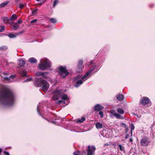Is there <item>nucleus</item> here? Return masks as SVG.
Returning a JSON list of instances; mask_svg holds the SVG:
<instances>
[{"label":"nucleus","instance_id":"1","mask_svg":"<svg viewBox=\"0 0 155 155\" xmlns=\"http://www.w3.org/2000/svg\"><path fill=\"white\" fill-rule=\"evenodd\" d=\"M16 98L14 93L9 88L5 87L0 91V105L5 107L13 105Z\"/></svg>","mask_w":155,"mask_h":155},{"label":"nucleus","instance_id":"2","mask_svg":"<svg viewBox=\"0 0 155 155\" xmlns=\"http://www.w3.org/2000/svg\"><path fill=\"white\" fill-rule=\"evenodd\" d=\"M34 85L36 87H41L42 91H46L49 87L48 82L42 78H37L34 81Z\"/></svg>","mask_w":155,"mask_h":155},{"label":"nucleus","instance_id":"3","mask_svg":"<svg viewBox=\"0 0 155 155\" xmlns=\"http://www.w3.org/2000/svg\"><path fill=\"white\" fill-rule=\"evenodd\" d=\"M88 78L85 74L83 76L81 75L76 76L73 79V81L75 82L74 86L77 88L78 87Z\"/></svg>","mask_w":155,"mask_h":155},{"label":"nucleus","instance_id":"4","mask_svg":"<svg viewBox=\"0 0 155 155\" xmlns=\"http://www.w3.org/2000/svg\"><path fill=\"white\" fill-rule=\"evenodd\" d=\"M53 98L55 100H58L60 98L65 100H67L68 99L66 94H62L61 90H55L53 92Z\"/></svg>","mask_w":155,"mask_h":155},{"label":"nucleus","instance_id":"5","mask_svg":"<svg viewBox=\"0 0 155 155\" xmlns=\"http://www.w3.org/2000/svg\"><path fill=\"white\" fill-rule=\"evenodd\" d=\"M51 61L48 58H45L40 60V63L38 64L40 69L44 70L51 67Z\"/></svg>","mask_w":155,"mask_h":155},{"label":"nucleus","instance_id":"6","mask_svg":"<svg viewBox=\"0 0 155 155\" xmlns=\"http://www.w3.org/2000/svg\"><path fill=\"white\" fill-rule=\"evenodd\" d=\"M9 74L8 72H3L2 73L1 76L3 78L4 80L9 82H13V79L15 77V75H12L9 76Z\"/></svg>","mask_w":155,"mask_h":155},{"label":"nucleus","instance_id":"7","mask_svg":"<svg viewBox=\"0 0 155 155\" xmlns=\"http://www.w3.org/2000/svg\"><path fill=\"white\" fill-rule=\"evenodd\" d=\"M58 73L59 75L63 78H65L69 74L65 66H61L59 68Z\"/></svg>","mask_w":155,"mask_h":155},{"label":"nucleus","instance_id":"8","mask_svg":"<svg viewBox=\"0 0 155 155\" xmlns=\"http://www.w3.org/2000/svg\"><path fill=\"white\" fill-rule=\"evenodd\" d=\"M150 101V99L147 97H143L140 99L139 103L143 106L148 104Z\"/></svg>","mask_w":155,"mask_h":155},{"label":"nucleus","instance_id":"9","mask_svg":"<svg viewBox=\"0 0 155 155\" xmlns=\"http://www.w3.org/2000/svg\"><path fill=\"white\" fill-rule=\"evenodd\" d=\"M95 149L94 146L91 147L90 146H88L87 147L86 155H94Z\"/></svg>","mask_w":155,"mask_h":155},{"label":"nucleus","instance_id":"10","mask_svg":"<svg viewBox=\"0 0 155 155\" xmlns=\"http://www.w3.org/2000/svg\"><path fill=\"white\" fill-rule=\"evenodd\" d=\"M149 139L146 137H143L140 141V143L142 146H148L150 142L149 141Z\"/></svg>","mask_w":155,"mask_h":155},{"label":"nucleus","instance_id":"11","mask_svg":"<svg viewBox=\"0 0 155 155\" xmlns=\"http://www.w3.org/2000/svg\"><path fill=\"white\" fill-rule=\"evenodd\" d=\"M96 66V64H94L93 65H92V67L90 68L89 70L85 74L88 78L91 76V73L95 69Z\"/></svg>","mask_w":155,"mask_h":155},{"label":"nucleus","instance_id":"12","mask_svg":"<svg viewBox=\"0 0 155 155\" xmlns=\"http://www.w3.org/2000/svg\"><path fill=\"white\" fill-rule=\"evenodd\" d=\"M83 62L82 60H80L78 62V67L77 68V71L79 72H81L82 71V70L84 67L83 65Z\"/></svg>","mask_w":155,"mask_h":155},{"label":"nucleus","instance_id":"13","mask_svg":"<svg viewBox=\"0 0 155 155\" xmlns=\"http://www.w3.org/2000/svg\"><path fill=\"white\" fill-rule=\"evenodd\" d=\"M93 109L95 111H99L102 110L104 109V107L101 106L100 104H97L94 107Z\"/></svg>","mask_w":155,"mask_h":155},{"label":"nucleus","instance_id":"14","mask_svg":"<svg viewBox=\"0 0 155 155\" xmlns=\"http://www.w3.org/2000/svg\"><path fill=\"white\" fill-rule=\"evenodd\" d=\"M110 112L117 119H123L124 118V117L120 115L117 114L116 112H114L113 110H110Z\"/></svg>","mask_w":155,"mask_h":155},{"label":"nucleus","instance_id":"15","mask_svg":"<svg viewBox=\"0 0 155 155\" xmlns=\"http://www.w3.org/2000/svg\"><path fill=\"white\" fill-rule=\"evenodd\" d=\"M12 24V25H11V28L12 29L14 30H16L18 28L19 25L16 23L13 22Z\"/></svg>","mask_w":155,"mask_h":155},{"label":"nucleus","instance_id":"16","mask_svg":"<svg viewBox=\"0 0 155 155\" xmlns=\"http://www.w3.org/2000/svg\"><path fill=\"white\" fill-rule=\"evenodd\" d=\"M117 99L119 101H121L124 100V97L123 94H120L116 95Z\"/></svg>","mask_w":155,"mask_h":155},{"label":"nucleus","instance_id":"17","mask_svg":"<svg viewBox=\"0 0 155 155\" xmlns=\"http://www.w3.org/2000/svg\"><path fill=\"white\" fill-rule=\"evenodd\" d=\"M18 61V64L20 67H22L25 64V61L22 59L19 60Z\"/></svg>","mask_w":155,"mask_h":155},{"label":"nucleus","instance_id":"18","mask_svg":"<svg viewBox=\"0 0 155 155\" xmlns=\"http://www.w3.org/2000/svg\"><path fill=\"white\" fill-rule=\"evenodd\" d=\"M100 134L103 137L106 138L107 133L106 130H105V129H103V130L101 131Z\"/></svg>","mask_w":155,"mask_h":155},{"label":"nucleus","instance_id":"19","mask_svg":"<svg viewBox=\"0 0 155 155\" xmlns=\"http://www.w3.org/2000/svg\"><path fill=\"white\" fill-rule=\"evenodd\" d=\"M37 111L38 114L40 115H41V113L42 112V110L41 109V105L40 104H38L37 106Z\"/></svg>","mask_w":155,"mask_h":155},{"label":"nucleus","instance_id":"20","mask_svg":"<svg viewBox=\"0 0 155 155\" xmlns=\"http://www.w3.org/2000/svg\"><path fill=\"white\" fill-rule=\"evenodd\" d=\"M49 74V72H44L42 77L43 78L45 79H48L50 77L48 75Z\"/></svg>","mask_w":155,"mask_h":155},{"label":"nucleus","instance_id":"21","mask_svg":"<svg viewBox=\"0 0 155 155\" xmlns=\"http://www.w3.org/2000/svg\"><path fill=\"white\" fill-rule=\"evenodd\" d=\"M28 61L31 63H36L37 62V60L34 58H31L29 59Z\"/></svg>","mask_w":155,"mask_h":155},{"label":"nucleus","instance_id":"22","mask_svg":"<svg viewBox=\"0 0 155 155\" xmlns=\"http://www.w3.org/2000/svg\"><path fill=\"white\" fill-rule=\"evenodd\" d=\"M85 119L84 117H82L81 119H78L77 120L76 122L78 123H80L83 122Z\"/></svg>","mask_w":155,"mask_h":155},{"label":"nucleus","instance_id":"23","mask_svg":"<svg viewBox=\"0 0 155 155\" xmlns=\"http://www.w3.org/2000/svg\"><path fill=\"white\" fill-rule=\"evenodd\" d=\"M95 126L97 129H100L103 127L102 124L100 122L97 123L95 124Z\"/></svg>","mask_w":155,"mask_h":155},{"label":"nucleus","instance_id":"24","mask_svg":"<svg viewBox=\"0 0 155 155\" xmlns=\"http://www.w3.org/2000/svg\"><path fill=\"white\" fill-rule=\"evenodd\" d=\"M17 18V16L15 14H13L12 16L10 18V21H15Z\"/></svg>","mask_w":155,"mask_h":155},{"label":"nucleus","instance_id":"25","mask_svg":"<svg viewBox=\"0 0 155 155\" xmlns=\"http://www.w3.org/2000/svg\"><path fill=\"white\" fill-rule=\"evenodd\" d=\"M8 3V1H6L0 4V8L5 7V6L7 5Z\"/></svg>","mask_w":155,"mask_h":155},{"label":"nucleus","instance_id":"26","mask_svg":"<svg viewBox=\"0 0 155 155\" xmlns=\"http://www.w3.org/2000/svg\"><path fill=\"white\" fill-rule=\"evenodd\" d=\"M20 74L23 77L27 76V72L24 70L22 71L21 72H20Z\"/></svg>","mask_w":155,"mask_h":155},{"label":"nucleus","instance_id":"27","mask_svg":"<svg viewBox=\"0 0 155 155\" xmlns=\"http://www.w3.org/2000/svg\"><path fill=\"white\" fill-rule=\"evenodd\" d=\"M117 112L121 114H123L124 113V110L121 108H118L117 109Z\"/></svg>","mask_w":155,"mask_h":155},{"label":"nucleus","instance_id":"28","mask_svg":"<svg viewBox=\"0 0 155 155\" xmlns=\"http://www.w3.org/2000/svg\"><path fill=\"white\" fill-rule=\"evenodd\" d=\"M8 47L6 46H2L0 48V50L5 51L7 50Z\"/></svg>","mask_w":155,"mask_h":155},{"label":"nucleus","instance_id":"29","mask_svg":"<svg viewBox=\"0 0 155 155\" xmlns=\"http://www.w3.org/2000/svg\"><path fill=\"white\" fill-rule=\"evenodd\" d=\"M8 36L11 38H15L16 37V35L15 34L11 33L8 35Z\"/></svg>","mask_w":155,"mask_h":155},{"label":"nucleus","instance_id":"30","mask_svg":"<svg viewBox=\"0 0 155 155\" xmlns=\"http://www.w3.org/2000/svg\"><path fill=\"white\" fill-rule=\"evenodd\" d=\"M118 147H119L120 150L121 151H124V147L121 144H119Z\"/></svg>","mask_w":155,"mask_h":155},{"label":"nucleus","instance_id":"31","mask_svg":"<svg viewBox=\"0 0 155 155\" xmlns=\"http://www.w3.org/2000/svg\"><path fill=\"white\" fill-rule=\"evenodd\" d=\"M3 22L5 23V22L7 20H10V19L8 17H6L2 18Z\"/></svg>","mask_w":155,"mask_h":155},{"label":"nucleus","instance_id":"32","mask_svg":"<svg viewBox=\"0 0 155 155\" xmlns=\"http://www.w3.org/2000/svg\"><path fill=\"white\" fill-rule=\"evenodd\" d=\"M135 128L133 124H131V136L132 135V130H134Z\"/></svg>","mask_w":155,"mask_h":155},{"label":"nucleus","instance_id":"33","mask_svg":"<svg viewBox=\"0 0 155 155\" xmlns=\"http://www.w3.org/2000/svg\"><path fill=\"white\" fill-rule=\"evenodd\" d=\"M44 72H38L36 73V74L38 76H42Z\"/></svg>","mask_w":155,"mask_h":155},{"label":"nucleus","instance_id":"34","mask_svg":"<svg viewBox=\"0 0 155 155\" xmlns=\"http://www.w3.org/2000/svg\"><path fill=\"white\" fill-rule=\"evenodd\" d=\"M38 10V9L36 8L35 9H33L32 11V13L33 15H35L36 14L37 11Z\"/></svg>","mask_w":155,"mask_h":155},{"label":"nucleus","instance_id":"35","mask_svg":"<svg viewBox=\"0 0 155 155\" xmlns=\"http://www.w3.org/2000/svg\"><path fill=\"white\" fill-rule=\"evenodd\" d=\"M50 21H51V22L54 23L56 22V20L54 18H51L50 20Z\"/></svg>","mask_w":155,"mask_h":155},{"label":"nucleus","instance_id":"36","mask_svg":"<svg viewBox=\"0 0 155 155\" xmlns=\"http://www.w3.org/2000/svg\"><path fill=\"white\" fill-rule=\"evenodd\" d=\"M120 126L123 127L124 128L126 127V124L124 123L121 122L120 124Z\"/></svg>","mask_w":155,"mask_h":155},{"label":"nucleus","instance_id":"37","mask_svg":"<svg viewBox=\"0 0 155 155\" xmlns=\"http://www.w3.org/2000/svg\"><path fill=\"white\" fill-rule=\"evenodd\" d=\"M58 0H55L54 1L53 5V7H54L58 3Z\"/></svg>","mask_w":155,"mask_h":155},{"label":"nucleus","instance_id":"38","mask_svg":"<svg viewBox=\"0 0 155 155\" xmlns=\"http://www.w3.org/2000/svg\"><path fill=\"white\" fill-rule=\"evenodd\" d=\"M81 153L79 151L75 152L73 153V155H80Z\"/></svg>","mask_w":155,"mask_h":155},{"label":"nucleus","instance_id":"39","mask_svg":"<svg viewBox=\"0 0 155 155\" xmlns=\"http://www.w3.org/2000/svg\"><path fill=\"white\" fill-rule=\"evenodd\" d=\"M5 28V26H1V29H0V32H1L3 31L4 30V29Z\"/></svg>","mask_w":155,"mask_h":155},{"label":"nucleus","instance_id":"40","mask_svg":"<svg viewBox=\"0 0 155 155\" xmlns=\"http://www.w3.org/2000/svg\"><path fill=\"white\" fill-rule=\"evenodd\" d=\"M99 114L100 116V117L102 118L104 116L103 113L102 111H100L99 113Z\"/></svg>","mask_w":155,"mask_h":155},{"label":"nucleus","instance_id":"41","mask_svg":"<svg viewBox=\"0 0 155 155\" xmlns=\"http://www.w3.org/2000/svg\"><path fill=\"white\" fill-rule=\"evenodd\" d=\"M32 79L31 78H27L26 80H25L24 81V82H27L31 81Z\"/></svg>","mask_w":155,"mask_h":155},{"label":"nucleus","instance_id":"42","mask_svg":"<svg viewBox=\"0 0 155 155\" xmlns=\"http://www.w3.org/2000/svg\"><path fill=\"white\" fill-rule=\"evenodd\" d=\"M62 103H65V102L62 100H60L58 102V104H60Z\"/></svg>","mask_w":155,"mask_h":155},{"label":"nucleus","instance_id":"43","mask_svg":"<svg viewBox=\"0 0 155 155\" xmlns=\"http://www.w3.org/2000/svg\"><path fill=\"white\" fill-rule=\"evenodd\" d=\"M37 19H35L34 20H33L31 21L30 23L31 24L35 23L37 21Z\"/></svg>","mask_w":155,"mask_h":155},{"label":"nucleus","instance_id":"44","mask_svg":"<svg viewBox=\"0 0 155 155\" xmlns=\"http://www.w3.org/2000/svg\"><path fill=\"white\" fill-rule=\"evenodd\" d=\"M22 22V21L21 20H18L17 22H16L18 25H19V24H21Z\"/></svg>","mask_w":155,"mask_h":155},{"label":"nucleus","instance_id":"45","mask_svg":"<svg viewBox=\"0 0 155 155\" xmlns=\"http://www.w3.org/2000/svg\"><path fill=\"white\" fill-rule=\"evenodd\" d=\"M3 153L5 155H9V153L8 152L4 151Z\"/></svg>","mask_w":155,"mask_h":155},{"label":"nucleus","instance_id":"46","mask_svg":"<svg viewBox=\"0 0 155 155\" xmlns=\"http://www.w3.org/2000/svg\"><path fill=\"white\" fill-rule=\"evenodd\" d=\"M129 130V129L127 127H126L125 128V133H127L128 132V130Z\"/></svg>","mask_w":155,"mask_h":155},{"label":"nucleus","instance_id":"47","mask_svg":"<svg viewBox=\"0 0 155 155\" xmlns=\"http://www.w3.org/2000/svg\"><path fill=\"white\" fill-rule=\"evenodd\" d=\"M24 7V5L23 4H21L19 6V8H23Z\"/></svg>","mask_w":155,"mask_h":155},{"label":"nucleus","instance_id":"48","mask_svg":"<svg viewBox=\"0 0 155 155\" xmlns=\"http://www.w3.org/2000/svg\"><path fill=\"white\" fill-rule=\"evenodd\" d=\"M149 6L150 8H152L154 6V5L152 4H150Z\"/></svg>","mask_w":155,"mask_h":155},{"label":"nucleus","instance_id":"49","mask_svg":"<svg viewBox=\"0 0 155 155\" xmlns=\"http://www.w3.org/2000/svg\"><path fill=\"white\" fill-rule=\"evenodd\" d=\"M129 136V134H126V137H125V139H127L128 137Z\"/></svg>","mask_w":155,"mask_h":155},{"label":"nucleus","instance_id":"50","mask_svg":"<svg viewBox=\"0 0 155 155\" xmlns=\"http://www.w3.org/2000/svg\"><path fill=\"white\" fill-rule=\"evenodd\" d=\"M20 0H15V2H16L17 3H18V2H19V1H20Z\"/></svg>","mask_w":155,"mask_h":155},{"label":"nucleus","instance_id":"51","mask_svg":"<svg viewBox=\"0 0 155 155\" xmlns=\"http://www.w3.org/2000/svg\"><path fill=\"white\" fill-rule=\"evenodd\" d=\"M129 141L130 142H131L133 141V139L132 138H130Z\"/></svg>","mask_w":155,"mask_h":155},{"label":"nucleus","instance_id":"52","mask_svg":"<svg viewBox=\"0 0 155 155\" xmlns=\"http://www.w3.org/2000/svg\"><path fill=\"white\" fill-rule=\"evenodd\" d=\"M5 23L6 24H10V23L8 21H7V22H5Z\"/></svg>","mask_w":155,"mask_h":155},{"label":"nucleus","instance_id":"53","mask_svg":"<svg viewBox=\"0 0 155 155\" xmlns=\"http://www.w3.org/2000/svg\"><path fill=\"white\" fill-rule=\"evenodd\" d=\"M2 149L1 148H0V154L1 153V152H2Z\"/></svg>","mask_w":155,"mask_h":155},{"label":"nucleus","instance_id":"54","mask_svg":"<svg viewBox=\"0 0 155 155\" xmlns=\"http://www.w3.org/2000/svg\"><path fill=\"white\" fill-rule=\"evenodd\" d=\"M43 3V2H42V3H41H41H38V4H39V5H41L42 4V3Z\"/></svg>","mask_w":155,"mask_h":155},{"label":"nucleus","instance_id":"55","mask_svg":"<svg viewBox=\"0 0 155 155\" xmlns=\"http://www.w3.org/2000/svg\"><path fill=\"white\" fill-rule=\"evenodd\" d=\"M37 1V2H39L41 0H36Z\"/></svg>","mask_w":155,"mask_h":155},{"label":"nucleus","instance_id":"56","mask_svg":"<svg viewBox=\"0 0 155 155\" xmlns=\"http://www.w3.org/2000/svg\"><path fill=\"white\" fill-rule=\"evenodd\" d=\"M55 122L54 121H52V123H54Z\"/></svg>","mask_w":155,"mask_h":155},{"label":"nucleus","instance_id":"57","mask_svg":"<svg viewBox=\"0 0 155 155\" xmlns=\"http://www.w3.org/2000/svg\"><path fill=\"white\" fill-rule=\"evenodd\" d=\"M92 61H91V63H90L91 64H92Z\"/></svg>","mask_w":155,"mask_h":155},{"label":"nucleus","instance_id":"58","mask_svg":"<svg viewBox=\"0 0 155 155\" xmlns=\"http://www.w3.org/2000/svg\"><path fill=\"white\" fill-rule=\"evenodd\" d=\"M106 145V144H104V146H105V145Z\"/></svg>","mask_w":155,"mask_h":155},{"label":"nucleus","instance_id":"59","mask_svg":"<svg viewBox=\"0 0 155 155\" xmlns=\"http://www.w3.org/2000/svg\"><path fill=\"white\" fill-rule=\"evenodd\" d=\"M11 64V63H9V64Z\"/></svg>","mask_w":155,"mask_h":155}]
</instances>
